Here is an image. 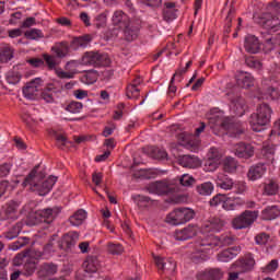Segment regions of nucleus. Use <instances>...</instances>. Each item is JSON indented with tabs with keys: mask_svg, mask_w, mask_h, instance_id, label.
Here are the masks:
<instances>
[{
	"mask_svg": "<svg viewBox=\"0 0 280 280\" xmlns=\"http://www.w3.org/2000/svg\"><path fill=\"white\" fill-rule=\"evenodd\" d=\"M42 100L46 102V104H54L56 102V89L54 86L46 88L42 93Z\"/></svg>",
	"mask_w": 280,
	"mask_h": 280,
	"instance_id": "nucleus-36",
	"label": "nucleus"
},
{
	"mask_svg": "<svg viewBox=\"0 0 280 280\" xmlns=\"http://www.w3.org/2000/svg\"><path fill=\"white\" fill-rule=\"evenodd\" d=\"M82 108V103L73 101L66 107V110H68V113L78 114Z\"/></svg>",
	"mask_w": 280,
	"mask_h": 280,
	"instance_id": "nucleus-58",
	"label": "nucleus"
},
{
	"mask_svg": "<svg viewBox=\"0 0 280 280\" xmlns=\"http://www.w3.org/2000/svg\"><path fill=\"white\" fill-rule=\"evenodd\" d=\"M235 78L240 89H250L252 86H255V77L249 72L238 71Z\"/></svg>",
	"mask_w": 280,
	"mask_h": 280,
	"instance_id": "nucleus-18",
	"label": "nucleus"
},
{
	"mask_svg": "<svg viewBox=\"0 0 280 280\" xmlns=\"http://www.w3.org/2000/svg\"><path fill=\"white\" fill-rule=\"evenodd\" d=\"M145 189L149 194H155L158 196H165L167 194H174L175 191L174 186L170 185L165 180L151 183L145 187Z\"/></svg>",
	"mask_w": 280,
	"mask_h": 280,
	"instance_id": "nucleus-15",
	"label": "nucleus"
},
{
	"mask_svg": "<svg viewBox=\"0 0 280 280\" xmlns=\"http://www.w3.org/2000/svg\"><path fill=\"white\" fill-rule=\"evenodd\" d=\"M235 182L231 177L224 174H219L217 178V187H220L221 189H224L225 191H229L233 189V185Z\"/></svg>",
	"mask_w": 280,
	"mask_h": 280,
	"instance_id": "nucleus-30",
	"label": "nucleus"
},
{
	"mask_svg": "<svg viewBox=\"0 0 280 280\" xmlns=\"http://www.w3.org/2000/svg\"><path fill=\"white\" fill-rule=\"evenodd\" d=\"M139 91H140L139 88L129 84L127 86V97L129 100H137L139 97Z\"/></svg>",
	"mask_w": 280,
	"mask_h": 280,
	"instance_id": "nucleus-60",
	"label": "nucleus"
},
{
	"mask_svg": "<svg viewBox=\"0 0 280 280\" xmlns=\"http://www.w3.org/2000/svg\"><path fill=\"white\" fill-rule=\"evenodd\" d=\"M78 67H80V61L71 60L66 63L65 70L75 75L78 73Z\"/></svg>",
	"mask_w": 280,
	"mask_h": 280,
	"instance_id": "nucleus-59",
	"label": "nucleus"
},
{
	"mask_svg": "<svg viewBox=\"0 0 280 280\" xmlns=\"http://www.w3.org/2000/svg\"><path fill=\"white\" fill-rule=\"evenodd\" d=\"M209 126L212 130H218V128H222L223 130H228L231 137L234 139H240L241 135H244V125L240 121H231V119H222V117L218 115H213L209 118Z\"/></svg>",
	"mask_w": 280,
	"mask_h": 280,
	"instance_id": "nucleus-4",
	"label": "nucleus"
},
{
	"mask_svg": "<svg viewBox=\"0 0 280 280\" xmlns=\"http://www.w3.org/2000/svg\"><path fill=\"white\" fill-rule=\"evenodd\" d=\"M195 215L196 212L190 208H177L166 217V222L178 226V224H185L186 222L194 220Z\"/></svg>",
	"mask_w": 280,
	"mask_h": 280,
	"instance_id": "nucleus-9",
	"label": "nucleus"
},
{
	"mask_svg": "<svg viewBox=\"0 0 280 280\" xmlns=\"http://www.w3.org/2000/svg\"><path fill=\"white\" fill-rule=\"evenodd\" d=\"M267 10L269 12L267 14H272V16H275V14H280V3L273 1L268 5Z\"/></svg>",
	"mask_w": 280,
	"mask_h": 280,
	"instance_id": "nucleus-64",
	"label": "nucleus"
},
{
	"mask_svg": "<svg viewBox=\"0 0 280 280\" xmlns=\"http://www.w3.org/2000/svg\"><path fill=\"white\" fill-rule=\"evenodd\" d=\"M280 215V210L278 206H268L261 211L262 220H277Z\"/></svg>",
	"mask_w": 280,
	"mask_h": 280,
	"instance_id": "nucleus-32",
	"label": "nucleus"
},
{
	"mask_svg": "<svg viewBox=\"0 0 280 280\" xmlns=\"http://www.w3.org/2000/svg\"><path fill=\"white\" fill-rule=\"evenodd\" d=\"M112 23L113 25H115V27H119V30H124L130 23V18H128V15L122 11H116L113 14Z\"/></svg>",
	"mask_w": 280,
	"mask_h": 280,
	"instance_id": "nucleus-24",
	"label": "nucleus"
},
{
	"mask_svg": "<svg viewBox=\"0 0 280 280\" xmlns=\"http://www.w3.org/2000/svg\"><path fill=\"white\" fill-rule=\"evenodd\" d=\"M256 23H258L260 27H264V30L278 32L280 20L277 15H272L271 13H264L257 19Z\"/></svg>",
	"mask_w": 280,
	"mask_h": 280,
	"instance_id": "nucleus-14",
	"label": "nucleus"
},
{
	"mask_svg": "<svg viewBox=\"0 0 280 280\" xmlns=\"http://www.w3.org/2000/svg\"><path fill=\"white\" fill-rule=\"evenodd\" d=\"M236 266L242 269L243 272H248V270H253L255 267V258L250 254L246 255L236 262Z\"/></svg>",
	"mask_w": 280,
	"mask_h": 280,
	"instance_id": "nucleus-29",
	"label": "nucleus"
},
{
	"mask_svg": "<svg viewBox=\"0 0 280 280\" xmlns=\"http://www.w3.org/2000/svg\"><path fill=\"white\" fill-rule=\"evenodd\" d=\"M51 50L56 54L57 58H66L69 55V44L67 42L57 43Z\"/></svg>",
	"mask_w": 280,
	"mask_h": 280,
	"instance_id": "nucleus-33",
	"label": "nucleus"
},
{
	"mask_svg": "<svg viewBox=\"0 0 280 280\" xmlns=\"http://www.w3.org/2000/svg\"><path fill=\"white\" fill-rule=\"evenodd\" d=\"M79 237L78 232H69L62 236L61 242H58V236L54 235L47 245L44 246V252H38L37 257L47 259V257H51V253H56L58 248L67 252L72 250Z\"/></svg>",
	"mask_w": 280,
	"mask_h": 280,
	"instance_id": "nucleus-3",
	"label": "nucleus"
},
{
	"mask_svg": "<svg viewBox=\"0 0 280 280\" xmlns=\"http://www.w3.org/2000/svg\"><path fill=\"white\" fill-rule=\"evenodd\" d=\"M279 268V260L272 259L268 265L262 267V272H276V270Z\"/></svg>",
	"mask_w": 280,
	"mask_h": 280,
	"instance_id": "nucleus-63",
	"label": "nucleus"
},
{
	"mask_svg": "<svg viewBox=\"0 0 280 280\" xmlns=\"http://www.w3.org/2000/svg\"><path fill=\"white\" fill-rule=\"evenodd\" d=\"M38 165L35 166L30 174L24 178L22 186L28 187L31 191H35L38 196H47L56 185L58 177L49 176L45 178V173L38 171Z\"/></svg>",
	"mask_w": 280,
	"mask_h": 280,
	"instance_id": "nucleus-2",
	"label": "nucleus"
},
{
	"mask_svg": "<svg viewBox=\"0 0 280 280\" xmlns=\"http://www.w3.org/2000/svg\"><path fill=\"white\" fill-rule=\"evenodd\" d=\"M262 94V98L265 100H280V93L279 90L269 86L266 89L265 92H260Z\"/></svg>",
	"mask_w": 280,
	"mask_h": 280,
	"instance_id": "nucleus-47",
	"label": "nucleus"
},
{
	"mask_svg": "<svg viewBox=\"0 0 280 280\" xmlns=\"http://www.w3.org/2000/svg\"><path fill=\"white\" fill-rule=\"evenodd\" d=\"M275 150H277V148L272 144V142H265L261 149V154L266 159H270L275 154Z\"/></svg>",
	"mask_w": 280,
	"mask_h": 280,
	"instance_id": "nucleus-51",
	"label": "nucleus"
},
{
	"mask_svg": "<svg viewBox=\"0 0 280 280\" xmlns=\"http://www.w3.org/2000/svg\"><path fill=\"white\" fill-rule=\"evenodd\" d=\"M226 195L218 194L212 199H210V207H218L222 205V209H224V205L226 202Z\"/></svg>",
	"mask_w": 280,
	"mask_h": 280,
	"instance_id": "nucleus-54",
	"label": "nucleus"
},
{
	"mask_svg": "<svg viewBox=\"0 0 280 280\" xmlns=\"http://www.w3.org/2000/svg\"><path fill=\"white\" fill-rule=\"evenodd\" d=\"M1 218L2 220H16V207L13 203L8 205L2 209Z\"/></svg>",
	"mask_w": 280,
	"mask_h": 280,
	"instance_id": "nucleus-37",
	"label": "nucleus"
},
{
	"mask_svg": "<svg viewBox=\"0 0 280 280\" xmlns=\"http://www.w3.org/2000/svg\"><path fill=\"white\" fill-rule=\"evenodd\" d=\"M221 164L222 162H218L217 160L207 158L203 164V170L205 172H215V170H218V167H220Z\"/></svg>",
	"mask_w": 280,
	"mask_h": 280,
	"instance_id": "nucleus-49",
	"label": "nucleus"
},
{
	"mask_svg": "<svg viewBox=\"0 0 280 280\" xmlns=\"http://www.w3.org/2000/svg\"><path fill=\"white\" fill-rule=\"evenodd\" d=\"M115 145H117L115 143V141L105 142L104 148H107V149L105 150V152L103 154L97 155L95 158L96 163H102L103 161H106V159H108V156H110V150H113L115 148Z\"/></svg>",
	"mask_w": 280,
	"mask_h": 280,
	"instance_id": "nucleus-40",
	"label": "nucleus"
},
{
	"mask_svg": "<svg viewBox=\"0 0 280 280\" xmlns=\"http://www.w3.org/2000/svg\"><path fill=\"white\" fill-rule=\"evenodd\" d=\"M255 154V148L248 142H240L235 148V156L238 159H250Z\"/></svg>",
	"mask_w": 280,
	"mask_h": 280,
	"instance_id": "nucleus-20",
	"label": "nucleus"
},
{
	"mask_svg": "<svg viewBox=\"0 0 280 280\" xmlns=\"http://www.w3.org/2000/svg\"><path fill=\"white\" fill-rule=\"evenodd\" d=\"M24 36L30 40H40V38H45V34H43V31L38 28H31L26 31Z\"/></svg>",
	"mask_w": 280,
	"mask_h": 280,
	"instance_id": "nucleus-45",
	"label": "nucleus"
},
{
	"mask_svg": "<svg viewBox=\"0 0 280 280\" xmlns=\"http://www.w3.org/2000/svg\"><path fill=\"white\" fill-rule=\"evenodd\" d=\"M258 215V211L246 210L241 215L236 217L232 221V224L236 230L248 229V226L257 220Z\"/></svg>",
	"mask_w": 280,
	"mask_h": 280,
	"instance_id": "nucleus-11",
	"label": "nucleus"
},
{
	"mask_svg": "<svg viewBox=\"0 0 280 280\" xmlns=\"http://www.w3.org/2000/svg\"><path fill=\"white\" fill-rule=\"evenodd\" d=\"M224 220L218 217L210 218L208 221L203 222L196 242H202V238L207 240V237L213 236V234L207 233H220V231L224 229Z\"/></svg>",
	"mask_w": 280,
	"mask_h": 280,
	"instance_id": "nucleus-8",
	"label": "nucleus"
},
{
	"mask_svg": "<svg viewBox=\"0 0 280 280\" xmlns=\"http://www.w3.org/2000/svg\"><path fill=\"white\" fill-rule=\"evenodd\" d=\"M182 145L186 148V150H190V152H200V142L199 141H184Z\"/></svg>",
	"mask_w": 280,
	"mask_h": 280,
	"instance_id": "nucleus-56",
	"label": "nucleus"
},
{
	"mask_svg": "<svg viewBox=\"0 0 280 280\" xmlns=\"http://www.w3.org/2000/svg\"><path fill=\"white\" fill-rule=\"evenodd\" d=\"M151 156L158 161H165L167 159V152L159 147L151 148Z\"/></svg>",
	"mask_w": 280,
	"mask_h": 280,
	"instance_id": "nucleus-50",
	"label": "nucleus"
},
{
	"mask_svg": "<svg viewBox=\"0 0 280 280\" xmlns=\"http://www.w3.org/2000/svg\"><path fill=\"white\" fill-rule=\"evenodd\" d=\"M154 261L159 272H167V275H172V272L176 270V262L172 259L154 256Z\"/></svg>",
	"mask_w": 280,
	"mask_h": 280,
	"instance_id": "nucleus-16",
	"label": "nucleus"
},
{
	"mask_svg": "<svg viewBox=\"0 0 280 280\" xmlns=\"http://www.w3.org/2000/svg\"><path fill=\"white\" fill-rule=\"evenodd\" d=\"M245 65L249 67V69H260L261 68V61L255 59V57H247L245 59Z\"/></svg>",
	"mask_w": 280,
	"mask_h": 280,
	"instance_id": "nucleus-62",
	"label": "nucleus"
},
{
	"mask_svg": "<svg viewBox=\"0 0 280 280\" xmlns=\"http://www.w3.org/2000/svg\"><path fill=\"white\" fill-rule=\"evenodd\" d=\"M19 233H21V226L14 225L11 230H9L5 234L4 237L7 240H14L19 237Z\"/></svg>",
	"mask_w": 280,
	"mask_h": 280,
	"instance_id": "nucleus-61",
	"label": "nucleus"
},
{
	"mask_svg": "<svg viewBox=\"0 0 280 280\" xmlns=\"http://www.w3.org/2000/svg\"><path fill=\"white\" fill-rule=\"evenodd\" d=\"M266 45L269 47V49H275L276 54H279L280 56V34L276 35L275 38H267Z\"/></svg>",
	"mask_w": 280,
	"mask_h": 280,
	"instance_id": "nucleus-46",
	"label": "nucleus"
},
{
	"mask_svg": "<svg viewBox=\"0 0 280 280\" xmlns=\"http://www.w3.org/2000/svg\"><path fill=\"white\" fill-rule=\"evenodd\" d=\"M213 184L211 182H206L199 186H197V191L200 196H211L213 194Z\"/></svg>",
	"mask_w": 280,
	"mask_h": 280,
	"instance_id": "nucleus-43",
	"label": "nucleus"
},
{
	"mask_svg": "<svg viewBox=\"0 0 280 280\" xmlns=\"http://www.w3.org/2000/svg\"><path fill=\"white\" fill-rule=\"evenodd\" d=\"M132 200L140 207H145L148 205H152V198L144 196V195H133Z\"/></svg>",
	"mask_w": 280,
	"mask_h": 280,
	"instance_id": "nucleus-52",
	"label": "nucleus"
},
{
	"mask_svg": "<svg viewBox=\"0 0 280 280\" xmlns=\"http://www.w3.org/2000/svg\"><path fill=\"white\" fill-rule=\"evenodd\" d=\"M58 272V267L54 264H44L40 268V273L43 277H49V275H56Z\"/></svg>",
	"mask_w": 280,
	"mask_h": 280,
	"instance_id": "nucleus-48",
	"label": "nucleus"
},
{
	"mask_svg": "<svg viewBox=\"0 0 280 280\" xmlns=\"http://www.w3.org/2000/svg\"><path fill=\"white\" fill-rule=\"evenodd\" d=\"M200 231V228L197 225H188L182 230H177L175 232V240L178 242H185L187 240H191V237H196Z\"/></svg>",
	"mask_w": 280,
	"mask_h": 280,
	"instance_id": "nucleus-17",
	"label": "nucleus"
},
{
	"mask_svg": "<svg viewBox=\"0 0 280 280\" xmlns=\"http://www.w3.org/2000/svg\"><path fill=\"white\" fill-rule=\"evenodd\" d=\"M244 49L248 54H259L261 51V42L255 35H246L244 39Z\"/></svg>",
	"mask_w": 280,
	"mask_h": 280,
	"instance_id": "nucleus-19",
	"label": "nucleus"
},
{
	"mask_svg": "<svg viewBox=\"0 0 280 280\" xmlns=\"http://www.w3.org/2000/svg\"><path fill=\"white\" fill-rule=\"evenodd\" d=\"M86 275H96L100 269V260L95 256H89L83 262Z\"/></svg>",
	"mask_w": 280,
	"mask_h": 280,
	"instance_id": "nucleus-25",
	"label": "nucleus"
},
{
	"mask_svg": "<svg viewBox=\"0 0 280 280\" xmlns=\"http://www.w3.org/2000/svg\"><path fill=\"white\" fill-rule=\"evenodd\" d=\"M91 40H93L91 35H83V36L74 37L72 39V47H75V49H78V47H83V48L88 47L89 43H91Z\"/></svg>",
	"mask_w": 280,
	"mask_h": 280,
	"instance_id": "nucleus-39",
	"label": "nucleus"
},
{
	"mask_svg": "<svg viewBox=\"0 0 280 280\" xmlns=\"http://www.w3.org/2000/svg\"><path fill=\"white\" fill-rule=\"evenodd\" d=\"M178 164L182 167H187L188 170H196L197 167H200L202 164L200 162V159L195 155H182L178 158Z\"/></svg>",
	"mask_w": 280,
	"mask_h": 280,
	"instance_id": "nucleus-21",
	"label": "nucleus"
},
{
	"mask_svg": "<svg viewBox=\"0 0 280 280\" xmlns=\"http://www.w3.org/2000/svg\"><path fill=\"white\" fill-rule=\"evenodd\" d=\"M264 196H277L279 194V184L275 180H270L264 185Z\"/></svg>",
	"mask_w": 280,
	"mask_h": 280,
	"instance_id": "nucleus-38",
	"label": "nucleus"
},
{
	"mask_svg": "<svg viewBox=\"0 0 280 280\" xmlns=\"http://www.w3.org/2000/svg\"><path fill=\"white\" fill-rule=\"evenodd\" d=\"M197 279L198 280H218V279H222V270H220V269H210L208 271H203L201 273H198Z\"/></svg>",
	"mask_w": 280,
	"mask_h": 280,
	"instance_id": "nucleus-31",
	"label": "nucleus"
},
{
	"mask_svg": "<svg viewBox=\"0 0 280 280\" xmlns=\"http://www.w3.org/2000/svg\"><path fill=\"white\" fill-rule=\"evenodd\" d=\"M241 250H242V247H240V246L230 247V248L219 253L217 256V259H218V261L228 264V261L235 259V257H237V255H240Z\"/></svg>",
	"mask_w": 280,
	"mask_h": 280,
	"instance_id": "nucleus-22",
	"label": "nucleus"
},
{
	"mask_svg": "<svg viewBox=\"0 0 280 280\" xmlns=\"http://www.w3.org/2000/svg\"><path fill=\"white\" fill-rule=\"evenodd\" d=\"M233 188L235 189L236 194L244 195L248 191V186L246 182H234Z\"/></svg>",
	"mask_w": 280,
	"mask_h": 280,
	"instance_id": "nucleus-57",
	"label": "nucleus"
},
{
	"mask_svg": "<svg viewBox=\"0 0 280 280\" xmlns=\"http://www.w3.org/2000/svg\"><path fill=\"white\" fill-rule=\"evenodd\" d=\"M179 184L182 187H192L196 185V178L189 174H184L179 177Z\"/></svg>",
	"mask_w": 280,
	"mask_h": 280,
	"instance_id": "nucleus-53",
	"label": "nucleus"
},
{
	"mask_svg": "<svg viewBox=\"0 0 280 280\" xmlns=\"http://www.w3.org/2000/svg\"><path fill=\"white\" fill-rule=\"evenodd\" d=\"M40 91H43V79L36 78L26 84L23 95L26 100H37Z\"/></svg>",
	"mask_w": 280,
	"mask_h": 280,
	"instance_id": "nucleus-13",
	"label": "nucleus"
},
{
	"mask_svg": "<svg viewBox=\"0 0 280 280\" xmlns=\"http://www.w3.org/2000/svg\"><path fill=\"white\" fill-rule=\"evenodd\" d=\"M60 208L59 207H54V208H46L42 210H37L34 214L31 215L28 219V224L31 226H36L38 224H51L54 220L58 217V213H60Z\"/></svg>",
	"mask_w": 280,
	"mask_h": 280,
	"instance_id": "nucleus-7",
	"label": "nucleus"
},
{
	"mask_svg": "<svg viewBox=\"0 0 280 280\" xmlns=\"http://www.w3.org/2000/svg\"><path fill=\"white\" fill-rule=\"evenodd\" d=\"M44 60L48 69L50 71H55L56 75H58L61 80H71L74 78V75L69 70L63 71L60 68H56L57 65L60 63L58 62V59H56V57L51 55H44Z\"/></svg>",
	"mask_w": 280,
	"mask_h": 280,
	"instance_id": "nucleus-12",
	"label": "nucleus"
},
{
	"mask_svg": "<svg viewBox=\"0 0 280 280\" xmlns=\"http://www.w3.org/2000/svg\"><path fill=\"white\" fill-rule=\"evenodd\" d=\"M266 164L265 163H258L249 167L247 172V178L248 180H259V178H262L264 174H266Z\"/></svg>",
	"mask_w": 280,
	"mask_h": 280,
	"instance_id": "nucleus-23",
	"label": "nucleus"
},
{
	"mask_svg": "<svg viewBox=\"0 0 280 280\" xmlns=\"http://www.w3.org/2000/svg\"><path fill=\"white\" fill-rule=\"evenodd\" d=\"M272 117V108L268 104H261L257 107L256 114H252L249 125L254 132H261L265 127L270 124Z\"/></svg>",
	"mask_w": 280,
	"mask_h": 280,
	"instance_id": "nucleus-5",
	"label": "nucleus"
},
{
	"mask_svg": "<svg viewBox=\"0 0 280 280\" xmlns=\"http://www.w3.org/2000/svg\"><path fill=\"white\" fill-rule=\"evenodd\" d=\"M222 156H224V151L220 148L211 147L207 153L208 159L222 163Z\"/></svg>",
	"mask_w": 280,
	"mask_h": 280,
	"instance_id": "nucleus-41",
	"label": "nucleus"
},
{
	"mask_svg": "<svg viewBox=\"0 0 280 280\" xmlns=\"http://www.w3.org/2000/svg\"><path fill=\"white\" fill-rule=\"evenodd\" d=\"M244 199L240 197H226L225 203H223L224 211H236L240 207H243Z\"/></svg>",
	"mask_w": 280,
	"mask_h": 280,
	"instance_id": "nucleus-26",
	"label": "nucleus"
},
{
	"mask_svg": "<svg viewBox=\"0 0 280 280\" xmlns=\"http://www.w3.org/2000/svg\"><path fill=\"white\" fill-rule=\"evenodd\" d=\"M14 58V51L10 46H3L0 48V62H10Z\"/></svg>",
	"mask_w": 280,
	"mask_h": 280,
	"instance_id": "nucleus-42",
	"label": "nucleus"
},
{
	"mask_svg": "<svg viewBox=\"0 0 280 280\" xmlns=\"http://www.w3.org/2000/svg\"><path fill=\"white\" fill-rule=\"evenodd\" d=\"M235 16V8H231L229 10L228 16L225 19L224 34H231V23L233 22V18Z\"/></svg>",
	"mask_w": 280,
	"mask_h": 280,
	"instance_id": "nucleus-55",
	"label": "nucleus"
},
{
	"mask_svg": "<svg viewBox=\"0 0 280 280\" xmlns=\"http://www.w3.org/2000/svg\"><path fill=\"white\" fill-rule=\"evenodd\" d=\"M84 220H86V211L81 209L70 217L69 222L70 224H72V226H80V224H82Z\"/></svg>",
	"mask_w": 280,
	"mask_h": 280,
	"instance_id": "nucleus-35",
	"label": "nucleus"
},
{
	"mask_svg": "<svg viewBox=\"0 0 280 280\" xmlns=\"http://www.w3.org/2000/svg\"><path fill=\"white\" fill-rule=\"evenodd\" d=\"M163 16L166 21H174L178 18V10H176V3L166 2L163 10Z\"/></svg>",
	"mask_w": 280,
	"mask_h": 280,
	"instance_id": "nucleus-28",
	"label": "nucleus"
},
{
	"mask_svg": "<svg viewBox=\"0 0 280 280\" xmlns=\"http://www.w3.org/2000/svg\"><path fill=\"white\" fill-rule=\"evenodd\" d=\"M235 242V238L230 235L218 236H207L201 237L200 242H195V252L191 255L192 261H198L199 259H205L207 255H211V250H219L222 246H231Z\"/></svg>",
	"mask_w": 280,
	"mask_h": 280,
	"instance_id": "nucleus-1",
	"label": "nucleus"
},
{
	"mask_svg": "<svg viewBox=\"0 0 280 280\" xmlns=\"http://www.w3.org/2000/svg\"><path fill=\"white\" fill-rule=\"evenodd\" d=\"M228 100H230V110L232 115L242 117L248 110L246 100L240 95V88L235 86L233 90L226 92Z\"/></svg>",
	"mask_w": 280,
	"mask_h": 280,
	"instance_id": "nucleus-6",
	"label": "nucleus"
},
{
	"mask_svg": "<svg viewBox=\"0 0 280 280\" xmlns=\"http://www.w3.org/2000/svg\"><path fill=\"white\" fill-rule=\"evenodd\" d=\"M124 36L126 40L131 42L137 39L139 36V26L135 25L133 23H128L124 28Z\"/></svg>",
	"mask_w": 280,
	"mask_h": 280,
	"instance_id": "nucleus-27",
	"label": "nucleus"
},
{
	"mask_svg": "<svg viewBox=\"0 0 280 280\" xmlns=\"http://www.w3.org/2000/svg\"><path fill=\"white\" fill-rule=\"evenodd\" d=\"M22 261L24 262V270H26V275H34V270H36V259L23 256Z\"/></svg>",
	"mask_w": 280,
	"mask_h": 280,
	"instance_id": "nucleus-44",
	"label": "nucleus"
},
{
	"mask_svg": "<svg viewBox=\"0 0 280 280\" xmlns=\"http://www.w3.org/2000/svg\"><path fill=\"white\" fill-rule=\"evenodd\" d=\"M223 171L228 174H234L237 170V161H235V158L226 156L222 161Z\"/></svg>",
	"mask_w": 280,
	"mask_h": 280,
	"instance_id": "nucleus-34",
	"label": "nucleus"
},
{
	"mask_svg": "<svg viewBox=\"0 0 280 280\" xmlns=\"http://www.w3.org/2000/svg\"><path fill=\"white\" fill-rule=\"evenodd\" d=\"M81 65L86 67H108L110 58L107 54L86 51L81 59Z\"/></svg>",
	"mask_w": 280,
	"mask_h": 280,
	"instance_id": "nucleus-10",
	"label": "nucleus"
}]
</instances>
